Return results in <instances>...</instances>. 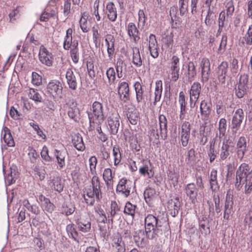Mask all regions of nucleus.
Instances as JSON below:
<instances>
[{
    "instance_id": "1",
    "label": "nucleus",
    "mask_w": 252,
    "mask_h": 252,
    "mask_svg": "<svg viewBox=\"0 0 252 252\" xmlns=\"http://www.w3.org/2000/svg\"><path fill=\"white\" fill-rule=\"evenodd\" d=\"M92 110L93 113H88L91 126L94 127L95 124L99 126L107 118L111 133L112 134L117 133L120 126V116L115 108L108 106L104 107L101 103L95 101L92 104Z\"/></svg>"
},
{
    "instance_id": "2",
    "label": "nucleus",
    "mask_w": 252,
    "mask_h": 252,
    "mask_svg": "<svg viewBox=\"0 0 252 252\" xmlns=\"http://www.w3.org/2000/svg\"><path fill=\"white\" fill-rule=\"evenodd\" d=\"M235 186L239 190L244 186L245 192L250 193L252 191V168L248 164L243 163L240 165L236 172Z\"/></svg>"
},
{
    "instance_id": "3",
    "label": "nucleus",
    "mask_w": 252,
    "mask_h": 252,
    "mask_svg": "<svg viewBox=\"0 0 252 252\" xmlns=\"http://www.w3.org/2000/svg\"><path fill=\"white\" fill-rule=\"evenodd\" d=\"M161 221L152 215H148L145 218V228L148 237L151 239L156 237L162 231Z\"/></svg>"
},
{
    "instance_id": "4",
    "label": "nucleus",
    "mask_w": 252,
    "mask_h": 252,
    "mask_svg": "<svg viewBox=\"0 0 252 252\" xmlns=\"http://www.w3.org/2000/svg\"><path fill=\"white\" fill-rule=\"evenodd\" d=\"M38 59L42 64L48 67L52 66L54 61L52 53L43 45L39 48Z\"/></svg>"
},
{
    "instance_id": "5",
    "label": "nucleus",
    "mask_w": 252,
    "mask_h": 252,
    "mask_svg": "<svg viewBox=\"0 0 252 252\" xmlns=\"http://www.w3.org/2000/svg\"><path fill=\"white\" fill-rule=\"evenodd\" d=\"M201 91V84L197 82H194L191 86L189 91V103L191 108H193L198 99Z\"/></svg>"
},
{
    "instance_id": "6",
    "label": "nucleus",
    "mask_w": 252,
    "mask_h": 252,
    "mask_svg": "<svg viewBox=\"0 0 252 252\" xmlns=\"http://www.w3.org/2000/svg\"><path fill=\"white\" fill-rule=\"evenodd\" d=\"M247 150V139L244 136H241L239 138L236 143L235 153L236 160H239L240 161H242Z\"/></svg>"
},
{
    "instance_id": "7",
    "label": "nucleus",
    "mask_w": 252,
    "mask_h": 252,
    "mask_svg": "<svg viewBox=\"0 0 252 252\" xmlns=\"http://www.w3.org/2000/svg\"><path fill=\"white\" fill-rule=\"evenodd\" d=\"M75 221L79 230L82 232H88L91 228V219L89 217L80 215L75 217Z\"/></svg>"
},
{
    "instance_id": "8",
    "label": "nucleus",
    "mask_w": 252,
    "mask_h": 252,
    "mask_svg": "<svg viewBox=\"0 0 252 252\" xmlns=\"http://www.w3.org/2000/svg\"><path fill=\"white\" fill-rule=\"evenodd\" d=\"M210 65V62L208 59L206 58L202 59L200 67L201 74V82L203 84L207 82L209 79L211 73Z\"/></svg>"
},
{
    "instance_id": "9",
    "label": "nucleus",
    "mask_w": 252,
    "mask_h": 252,
    "mask_svg": "<svg viewBox=\"0 0 252 252\" xmlns=\"http://www.w3.org/2000/svg\"><path fill=\"white\" fill-rule=\"evenodd\" d=\"M244 112L242 109H238L235 112L232 119V129L233 133H236L240 128L244 119Z\"/></svg>"
},
{
    "instance_id": "10",
    "label": "nucleus",
    "mask_w": 252,
    "mask_h": 252,
    "mask_svg": "<svg viewBox=\"0 0 252 252\" xmlns=\"http://www.w3.org/2000/svg\"><path fill=\"white\" fill-rule=\"evenodd\" d=\"M190 133V124L189 122L184 121L181 125L180 133L181 141L183 147H186L189 143Z\"/></svg>"
},
{
    "instance_id": "11",
    "label": "nucleus",
    "mask_w": 252,
    "mask_h": 252,
    "mask_svg": "<svg viewBox=\"0 0 252 252\" xmlns=\"http://www.w3.org/2000/svg\"><path fill=\"white\" fill-rule=\"evenodd\" d=\"M148 239L147 233L143 230H138L135 231L133 235V239L136 245L140 248L145 247L148 242Z\"/></svg>"
},
{
    "instance_id": "12",
    "label": "nucleus",
    "mask_w": 252,
    "mask_h": 252,
    "mask_svg": "<svg viewBox=\"0 0 252 252\" xmlns=\"http://www.w3.org/2000/svg\"><path fill=\"white\" fill-rule=\"evenodd\" d=\"M47 89L53 97H61L63 87L59 81L53 80L50 82L47 85Z\"/></svg>"
},
{
    "instance_id": "13",
    "label": "nucleus",
    "mask_w": 252,
    "mask_h": 252,
    "mask_svg": "<svg viewBox=\"0 0 252 252\" xmlns=\"http://www.w3.org/2000/svg\"><path fill=\"white\" fill-rule=\"evenodd\" d=\"M111 245L116 252H125L126 246L122 237L119 233L115 234L112 238Z\"/></svg>"
},
{
    "instance_id": "14",
    "label": "nucleus",
    "mask_w": 252,
    "mask_h": 252,
    "mask_svg": "<svg viewBox=\"0 0 252 252\" xmlns=\"http://www.w3.org/2000/svg\"><path fill=\"white\" fill-rule=\"evenodd\" d=\"M154 167L150 160H143V165L139 168L140 174L148 178H152L154 175Z\"/></svg>"
},
{
    "instance_id": "15",
    "label": "nucleus",
    "mask_w": 252,
    "mask_h": 252,
    "mask_svg": "<svg viewBox=\"0 0 252 252\" xmlns=\"http://www.w3.org/2000/svg\"><path fill=\"white\" fill-rule=\"evenodd\" d=\"M84 198L88 205H93L96 199L97 200H99L101 198V193H95L94 190L90 188L86 189L84 191Z\"/></svg>"
},
{
    "instance_id": "16",
    "label": "nucleus",
    "mask_w": 252,
    "mask_h": 252,
    "mask_svg": "<svg viewBox=\"0 0 252 252\" xmlns=\"http://www.w3.org/2000/svg\"><path fill=\"white\" fill-rule=\"evenodd\" d=\"M116 191L124 196L127 197L130 194V187L128 181L126 179H121L117 186Z\"/></svg>"
},
{
    "instance_id": "17",
    "label": "nucleus",
    "mask_w": 252,
    "mask_h": 252,
    "mask_svg": "<svg viewBox=\"0 0 252 252\" xmlns=\"http://www.w3.org/2000/svg\"><path fill=\"white\" fill-rule=\"evenodd\" d=\"M180 59L176 56H173L171 59L170 69L171 78L173 81H176L179 78L180 70Z\"/></svg>"
},
{
    "instance_id": "18",
    "label": "nucleus",
    "mask_w": 252,
    "mask_h": 252,
    "mask_svg": "<svg viewBox=\"0 0 252 252\" xmlns=\"http://www.w3.org/2000/svg\"><path fill=\"white\" fill-rule=\"evenodd\" d=\"M228 70V63L226 62H222L218 66L217 78L219 83L224 85L225 82L226 74Z\"/></svg>"
},
{
    "instance_id": "19",
    "label": "nucleus",
    "mask_w": 252,
    "mask_h": 252,
    "mask_svg": "<svg viewBox=\"0 0 252 252\" xmlns=\"http://www.w3.org/2000/svg\"><path fill=\"white\" fill-rule=\"evenodd\" d=\"M158 46L156 36L153 34H151L149 37L148 48L151 56L155 59L158 56Z\"/></svg>"
},
{
    "instance_id": "20",
    "label": "nucleus",
    "mask_w": 252,
    "mask_h": 252,
    "mask_svg": "<svg viewBox=\"0 0 252 252\" xmlns=\"http://www.w3.org/2000/svg\"><path fill=\"white\" fill-rule=\"evenodd\" d=\"M167 208L173 217L177 216L180 208V201L178 197L171 199L168 202Z\"/></svg>"
},
{
    "instance_id": "21",
    "label": "nucleus",
    "mask_w": 252,
    "mask_h": 252,
    "mask_svg": "<svg viewBox=\"0 0 252 252\" xmlns=\"http://www.w3.org/2000/svg\"><path fill=\"white\" fill-rule=\"evenodd\" d=\"M38 199L41 204V208L44 211L52 213L54 210L55 205L51 202L49 198H46L42 194H40Z\"/></svg>"
},
{
    "instance_id": "22",
    "label": "nucleus",
    "mask_w": 252,
    "mask_h": 252,
    "mask_svg": "<svg viewBox=\"0 0 252 252\" xmlns=\"http://www.w3.org/2000/svg\"><path fill=\"white\" fill-rule=\"evenodd\" d=\"M118 94L122 100L126 102L129 98V89L127 83L122 82L120 83L118 87Z\"/></svg>"
},
{
    "instance_id": "23",
    "label": "nucleus",
    "mask_w": 252,
    "mask_h": 252,
    "mask_svg": "<svg viewBox=\"0 0 252 252\" xmlns=\"http://www.w3.org/2000/svg\"><path fill=\"white\" fill-rule=\"evenodd\" d=\"M48 185L52 189L61 192L63 190V184L59 176H54L48 181Z\"/></svg>"
},
{
    "instance_id": "24",
    "label": "nucleus",
    "mask_w": 252,
    "mask_h": 252,
    "mask_svg": "<svg viewBox=\"0 0 252 252\" xmlns=\"http://www.w3.org/2000/svg\"><path fill=\"white\" fill-rule=\"evenodd\" d=\"M233 201L232 196L227 193L226 195V199L224 204L223 218L228 220L229 215L232 212Z\"/></svg>"
},
{
    "instance_id": "25",
    "label": "nucleus",
    "mask_w": 252,
    "mask_h": 252,
    "mask_svg": "<svg viewBox=\"0 0 252 252\" xmlns=\"http://www.w3.org/2000/svg\"><path fill=\"white\" fill-rule=\"evenodd\" d=\"M106 14L108 19L112 22L116 21L117 18L116 7L113 2H109L106 6Z\"/></svg>"
},
{
    "instance_id": "26",
    "label": "nucleus",
    "mask_w": 252,
    "mask_h": 252,
    "mask_svg": "<svg viewBox=\"0 0 252 252\" xmlns=\"http://www.w3.org/2000/svg\"><path fill=\"white\" fill-rule=\"evenodd\" d=\"M178 101L180 104V108L179 115L180 119L181 120H183L186 119L189 120V116H188V118H186V102L185 100V96L183 92H180Z\"/></svg>"
},
{
    "instance_id": "27",
    "label": "nucleus",
    "mask_w": 252,
    "mask_h": 252,
    "mask_svg": "<svg viewBox=\"0 0 252 252\" xmlns=\"http://www.w3.org/2000/svg\"><path fill=\"white\" fill-rule=\"evenodd\" d=\"M66 82L69 88L72 90H75L77 88L76 78L71 69H68L65 75Z\"/></svg>"
},
{
    "instance_id": "28",
    "label": "nucleus",
    "mask_w": 252,
    "mask_h": 252,
    "mask_svg": "<svg viewBox=\"0 0 252 252\" xmlns=\"http://www.w3.org/2000/svg\"><path fill=\"white\" fill-rule=\"evenodd\" d=\"M186 193L189 197L192 203H195L196 201V197L197 195V189L193 183L188 184L185 188Z\"/></svg>"
},
{
    "instance_id": "29",
    "label": "nucleus",
    "mask_w": 252,
    "mask_h": 252,
    "mask_svg": "<svg viewBox=\"0 0 252 252\" xmlns=\"http://www.w3.org/2000/svg\"><path fill=\"white\" fill-rule=\"evenodd\" d=\"M127 33L130 38L133 39L135 43H137L140 39L139 31L133 23H129L127 26Z\"/></svg>"
},
{
    "instance_id": "30",
    "label": "nucleus",
    "mask_w": 252,
    "mask_h": 252,
    "mask_svg": "<svg viewBox=\"0 0 252 252\" xmlns=\"http://www.w3.org/2000/svg\"><path fill=\"white\" fill-rule=\"evenodd\" d=\"M67 152L64 150H55L54 156L56 158L57 164L60 169L63 168L65 165V158Z\"/></svg>"
},
{
    "instance_id": "31",
    "label": "nucleus",
    "mask_w": 252,
    "mask_h": 252,
    "mask_svg": "<svg viewBox=\"0 0 252 252\" xmlns=\"http://www.w3.org/2000/svg\"><path fill=\"white\" fill-rule=\"evenodd\" d=\"M114 176V175H112L111 169L109 168L104 169L103 172V179L108 189H111L113 187Z\"/></svg>"
},
{
    "instance_id": "32",
    "label": "nucleus",
    "mask_w": 252,
    "mask_h": 252,
    "mask_svg": "<svg viewBox=\"0 0 252 252\" xmlns=\"http://www.w3.org/2000/svg\"><path fill=\"white\" fill-rule=\"evenodd\" d=\"M120 211V208L115 201H112L111 203L110 208L107 211L108 222L113 223V218L117 213Z\"/></svg>"
},
{
    "instance_id": "33",
    "label": "nucleus",
    "mask_w": 252,
    "mask_h": 252,
    "mask_svg": "<svg viewBox=\"0 0 252 252\" xmlns=\"http://www.w3.org/2000/svg\"><path fill=\"white\" fill-rule=\"evenodd\" d=\"M107 46V51L109 58L111 59L114 53V42L115 40L112 35L109 34L107 36L105 39Z\"/></svg>"
},
{
    "instance_id": "34",
    "label": "nucleus",
    "mask_w": 252,
    "mask_h": 252,
    "mask_svg": "<svg viewBox=\"0 0 252 252\" xmlns=\"http://www.w3.org/2000/svg\"><path fill=\"white\" fill-rule=\"evenodd\" d=\"M134 87L136 93V99L138 103H145L143 90L142 86L138 82H136L134 84Z\"/></svg>"
},
{
    "instance_id": "35",
    "label": "nucleus",
    "mask_w": 252,
    "mask_h": 252,
    "mask_svg": "<svg viewBox=\"0 0 252 252\" xmlns=\"http://www.w3.org/2000/svg\"><path fill=\"white\" fill-rule=\"evenodd\" d=\"M132 51V63L136 67H141L142 65L143 62L141 57L139 48L136 47H133Z\"/></svg>"
},
{
    "instance_id": "36",
    "label": "nucleus",
    "mask_w": 252,
    "mask_h": 252,
    "mask_svg": "<svg viewBox=\"0 0 252 252\" xmlns=\"http://www.w3.org/2000/svg\"><path fill=\"white\" fill-rule=\"evenodd\" d=\"M72 143L74 147L78 151H83L85 149V146L80 135H75L72 139Z\"/></svg>"
},
{
    "instance_id": "37",
    "label": "nucleus",
    "mask_w": 252,
    "mask_h": 252,
    "mask_svg": "<svg viewBox=\"0 0 252 252\" xmlns=\"http://www.w3.org/2000/svg\"><path fill=\"white\" fill-rule=\"evenodd\" d=\"M162 92V83L160 80L157 81L156 82V87L155 90V100L154 102V105H156L157 102L160 101L161 94Z\"/></svg>"
},
{
    "instance_id": "38",
    "label": "nucleus",
    "mask_w": 252,
    "mask_h": 252,
    "mask_svg": "<svg viewBox=\"0 0 252 252\" xmlns=\"http://www.w3.org/2000/svg\"><path fill=\"white\" fill-rule=\"evenodd\" d=\"M28 96L35 103L41 102L42 100V96L37 90L30 88L28 92Z\"/></svg>"
},
{
    "instance_id": "39",
    "label": "nucleus",
    "mask_w": 252,
    "mask_h": 252,
    "mask_svg": "<svg viewBox=\"0 0 252 252\" xmlns=\"http://www.w3.org/2000/svg\"><path fill=\"white\" fill-rule=\"evenodd\" d=\"M230 146L227 142H223L220 151V157L221 160H225L230 154Z\"/></svg>"
},
{
    "instance_id": "40",
    "label": "nucleus",
    "mask_w": 252,
    "mask_h": 252,
    "mask_svg": "<svg viewBox=\"0 0 252 252\" xmlns=\"http://www.w3.org/2000/svg\"><path fill=\"white\" fill-rule=\"evenodd\" d=\"M72 30L71 28L68 29L66 31V35L64 38L63 48L65 50L70 48L72 40Z\"/></svg>"
},
{
    "instance_id": "41",
    "label": "nucleus",
    "mask_w": 252,
    "mask_h": 252,
    "mask_svg": "<svg viewBox=\"0 0 252 252\" xmlns=\"http://www.w3.org/2000/svg\"><path fill=\"white\" fill-rule=\"evenodd\" d=\"M88 14L86 12L82 13L81 17L80 19V27L82 31L84 32H87L89 30V24L87 21Z\"/></svg>"
},
{
    "instance_id": "42",
    "label": "nucleus",
    "mask_w": 252,
    "mask_h": 252,
    "mask_svg": "<svg viewBox=\"0 0 252 252\" xmlns=\"http://www.w3.org/2000/svg\"><path fill=\"white\" fill-rule=\"evenodd\" d=\"M3 134V140L5 143L9 147H13L15 145L14 140L12 137L9 130L8 128H5L2 131V134Z\"/></svg>"
},
{
    "instance_id": "43",
    "label": "nucleus",
    "mask_w": 252,
    "mask_h": 252,
    "mask_svg": "<svg viewBox=\"0 0 252 252\" xmlns=\"http://www.w3.org/2000/svg\"><path fill=\"white\" fill-rule=\"evenodd\" d=\"M66 230L68 236L75 241H77L78 233L76 229L75 224L73 223L69 224L66 226Z\"/></svg>"
},
{
    "instance_id": "44",
    "label": "nucleus",
    "mask_w": 252,
    "mask_h": 252,
    "mask_svg": "<svg viewBox=\"0 0 252 252\" xmlns=\"http://www.w3.org/2000/svg\"><path fill=\"white\" fill-rule=\"evenodd\" d=\"M200 110L202 115L207 118L211 112V104H208L205 100H202L200 105Z\"/></svg>"
},
{
    "instance_id": "45",
    "label": "nucleus",
    "mask_w": 252,
    "mask_h": 252,
    "mask_svg": "<svg viewBox=\"0 0 252 252\" xmlns=\"http://www.w3.org/2000/svg\"><path fill=\"white\" fill-rule=\"evenodd\" d=\"M34 175L35 177L40 181H43L46 175V172L43 167L36 166L34 169Z\"/></svg>"
},
{
    "instance_id": "46",
    "label": "nucleus",
    "mask_w": 252,
    "mask_h": 252,
    "mask_svg": "<svg viewBox=\"0 0 252 252\" xmlns=\"http://www.w3.org/2000/svg\"><path fill=\"white\" fill-rule=\"evenodd\" d=\"M158 119L161 136H162V135H164L165 136L167 132L166 118L164 115H160L159 116Z\"/></svg>"
},
{
    "instance_id": "47",
    "label": "nucleus",
    "mask_w": 252,
    "mask_h": 252,
    "mask_svg": "<svg viewBox=\"0 0 252 252\" xmlns=\"http://www.w3.org/2000/svg\"><path fill=\"white\" fill-rule=\"evenodd\" d=\"M112 156L114 160V165L117 166L119 164L122 159L121 154L119 147L115 146L113 147Z\"/></svg>"
},
{
    "instance_id": "48",
    "label": "nucleus",
    "mask_w": 252,
    "mask_h": 252,
    "mask_svg": "<svg viewBox=\"0 0 252 252\" xmlns=\"http://www.w3.org/2000/svg\"><path fill=\"white\" fill-rule=\"evenodd\" d=\"M225 12L224 10L220 12L219 17V29L217 32V35H219L223 31V29H225Z\"/></svg>"
},
{
    "instance_id": "49",
    "label": "nucleus",
    "mask_w": 252,
    "mask_h": 252,
    "mask_svg": "<svg viewBox=\"0 0 252 252\" xmlns=\"http://www.w3.org/2000/svg\"><path fill=\"white\" fill-rule=\"evenodd\" d=\"M214 8H207L204 22L207 26H210L214 21Z\"/></svg>"
},
{
    "instance_id": "50",
    "label": "nucleus",
    "mask_w": 252,
    "mask_h": 252,
    "mask_svg": "<svg viewBox=\"0 0 252 252\" xmlns=\"http://www.w3.org/2000/svg\"><path fill=\"white\" fill-rule=\"evenodd\" d=\"M136 208V205L132 204L130 202H127L124 208V213L126 215L134 217Z\"/></svg>"
},
{
    "instance_id": "51",
    "label": "nucleus",
    "mask_w": 252,
    "mask_h": 252,
    "mask_svg": "<svg viewBox=\"0 0 252 252\" xmlns=\"http://www.w3.org/2000/svg\"><path fill=\"white\" fill-rule=\"evenodd\" d=\"M70 55L73 62L74 63H78L79 60V53L78 48V43L74 44L70 50Z\"/></svg>"
},
{
    "instance_id": "52",
    "label": "nucleus",
    "mask_w": 252,
    "mask_h": 252,
    "mask_svg": "<svg viewBox=\"0 0 252 252\" xmlns=\"http://www.w3.org/2000/svg\"><path fill=\"white\" fill-rule=\"evenodd\" d=\"M247 86H242L238 84L237 87L235 88V95L238 98H241L247 94Z\"/></svg>"
},
{
    "instance_id": "53",
    "label": "nucleus",
    "mask_w": 252,
    "mask_h": 252,
    "mask_svg": "<svg viewBox=\"0 0 252 252\" xmlns=\"http://www.w3.org/2000/svg\"><path fill=\"white\" fill-rule=\"evenodd\" d=\"M92 190H94V192L96 193H101L100 188V181L98 176L95 175H93V177L92 179Z\"/></svg>"
},
{
    "instance_id": "54",
    "label": "nucleus",
    "mask_w": 252,
    "mask_h": 252,
    "mask_svg": "<svg viewBox=\"0 0 252 252\" xmlns=\"http://www.w3.org/2000/svg\"><path fill=\"white\" fill-rule=\"evenodd\" d=\"M189 0H179V7L180 14L181 16L184 15L188 10Z\"/></svg>"
},
{
    "instance_id": "55",
    "label": "nucleus",
    "mask_w": 252,
    "mask_h": 252,
    "mask_svg": "<svg viewBox=\"0 0 252 252\" xmlns=\"http://www.w3.org/2000/svg\"><path fill=\"white\" fill-rule=\"evenodd\" d=\"M226 121L224 118H221L219 121V138H221L225 135L226 129Z\"/></svg>"
},
{
    "instance_id": "56",
    "label": "nucleus",
    "mask_w": 252,
    "mask_h": 252,
    "mask_svg": "<svg viewBox=\"0 0 252 252\" xmlns=\"http://www.w3.org/2000/svg\"><path fill=\"white\" fill-rule=\"evenodd\" d=\"M188 164L193 165L196 162L195 151L193 149H190L188 153V158L186 159Z\"/></svg>"
},
{
    "instance_id": "57",
    "label": "nucleus",
    "mask_w": 252,
    "mask_h": 252,
    "mask_svg": "<svg viewBox=\"0 0 252 252\" xmlns=\"http://www.w3.org/2000/svg\"><path fill=\"white\" fill-rule=\"evenodd\" d=\"M32 104H31L29 100L23 97L21 98V106L22 107V111L26 114L30 111L32 107Z\"/></svg>"
},
{
    "instance_id": "58",
    "label": "nucleus",
    "mask_w": 252,
    "mask_h": 252,
    "mask_svg": "<svg viewBox=\"0 0 252 252\" xmlns=\"http://www.w3.org/2000/svg\"><path fill=\"white\" fill-rule=\"evenodd\" d=\"M95 212L99 215V221L100 222L105 223L108 222L107 216L104 210L100 207H97L95 209Z\"/></svg>"
},
{
    "instance_id": "59",
    "label": "nucleus",
    "mask_w": 252,
    "mask_h": 252,
    "mask_svg": "<svg viewBox=\"0 0 252 252\" xmlns=\"http://www.w3.org/2000/svg\"><path fill=\"white\" fill-rule=\"evenodd\" d=\"M78 114V109L76 106V103L72 102V105L69 107L68 111V116L72 119H74L77 117Z\"/></svg>"
},
{
    "instance_id": "60",
    "label": "nucleus",
    "mask_w": 252,
    "mask_h": 252,
    "mask_svg": "<svg viewBox=\"0 0 252 252\" xmlns=\"http://www.w3.org/2000/svg\"><path fill=\"white\" fill-rule=\"evenodd\" d=\"M89 167L91 173L92 175L96 174V166L97 160L95 156H92L89 159Z\"/></svg>"
},
{
    "instance_id": "61",
    "label": "nucleus",
    "mask_w": 252,
    "mask_h": 252,
    "mask_svg": "<svg viewBox=\"0 0 252 252\" xmlns=\"http://www.w3.org/2000/svg\"><path fill=\"white\" fill-rule=\"evenodd\" d=\"M167 176L174 186L177 185L179 178L178 174L171 170H168L167 172Z\"/></svg>"
},
{
    "instance_id": "62",
    "label": "nucleus",
    "mask_w": 252,
    "mask_h": 252,
    "mask_svg": "<svg viewBox=\"0 0 252 252\" xmlns=\"http://www.w3.org/2000/svg\"><path fill=\"white\" fill-rule=\"evenodd\" d=\"M106 75L110 84H112L114 82L116 79V74L114 68L113 67H109L106 70Z\"/></svg>"
},
{
    "instance_id": "63",
    "label": "nucleus",
    "mask_w": 252,
    "mask_h": 252,
    "mask_svg": "<svg viewBox=\"0 0 252 252\" xmlns=\"http://www.w3.org/2000/svg\"><path fill=\"white\" fill-rule=\"evenodd\" d=\"M227 37L225 34L222 35L221 41L218 48V52L220 54L223 53L226 49L227 45Z\"/></svg>"
},
{
    "instance_id": "64",
    "label": "nucleus",
    "mask_w": 252,
    "mask_h": 252,
    "mask_svg": "<svg viewBox=\"0 0 252 252\" xmlns=\"http://www.w3.org/2000/svg\"><path fill=\"white\" fill-rule=\"evenodd\" d=\"M41 156L42 159L46 162H50L52 158L49 155V151L46 146H44L41 152Z\"/></svg>"
}]
</instances>
